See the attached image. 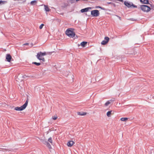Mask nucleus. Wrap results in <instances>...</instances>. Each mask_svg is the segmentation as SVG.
I'll return each instance as SVG.
<instances>
[{
  "mask_svg": "<svg viewBox=\"0 0 154 154\" xmlns=\"http://www.w3.org/2000/svg\"><path fill=\"white\" fill-rule=\"evenodd\" d=\"M29 99L28 97L27 98L26 100L25 103L20 107L17 106L14 108V109L17 111H22L25 109L27 106Z\"/></svg>",
  "mask_w": 154,
  "mask_h": 154,
  "instance_id": "nucleus-1",
  "label": "nucleus"
},
{
  "mask_svg": "<svg viewBox=\"0 0 154 154\" xmlns=\"http://www.w3.org/2000/svg\"><path fill=\"white\" fill-rule=\"evenodd\" d=\"M71 29H68L66 31V34L69 37L73 38L75 36V34L73 31L71 30Z\"/></svg>",
  "mask_w": 154,
  "mask_h": 154,
  "instance_id": "nucleus-2",
  "label": "nucleus"
},
{
  "mask_svg": "<svg viewBox=\"0 0 154 154\" xmlns=\"http://www.w3.org/2000/svg\"><path fill=\"white\" fill-rule=\"evenodd\" d=\"M140 8L143 11L146 12H149L151 9L150 8L149 6L145 5H140Z\"/></svg>",
  "mask_w": 154,
  "mask_h": 154,
  "instance_id": "nucleus-3",
  "label": "nucleus"
},
{
  "mask_svg": "<svg viewBox=\"0 0 154 154\" xmlns=\"http://www.w3.org/2000/svg\"><path fill=\"white\" fill-rule=\"evenodd\" d=\"M91 15L92 17H97L100 15L99 11L97 10H94L91 11Z\"/></svg>",
  "mask_w": 154,
  "mask_h": 154,
  "instance_id": "nucleus-4",
  "label": "nucleus"
},
{
  "mask_svg": "<svg viewBox=\"0 0 154 154\" xmlns=\"http://www.w3.org/2000/svg\"><path fill=\"white\" fill-rule=\"evenodd\" d=\"M109 40V38L108 37H105L104 38V40L101 42V44L102 45H105L108 42Z\"/></svg>",
  "mask_w": 154,
  "mask_h": 154,
  "instance_id": "nucleus-5",
  "label": "nucleus"
},
{
  "mask_svg": "<svg viewBox=\"0 0 154 154\" xmlns=\"http://www.w3.org/2000/svg\"><path fill=\"white\" fill-rule=\"evenodd\" d=\"M46 55V53L45 52H38L37 55V57L38 59H39V57H42L41 56H43L45 55Z\"/></svg>",
  "mask_w": 154,
  "mask_h": 154,
  "instance_id": "nucleus-6",
  "label": "nucleus"
},
{
  "mask_svg": "<svg viewBox=\"0 0 154 154\" xmlns=\"http://www.w3.org/2000/svg\"><path fill=\"white\" fill-rule=\"evenodd\" d=\"M11 58L12 57L9 54H6V59L7 60V61L8 62H10Z\"/></svg>",
  "mask_w": 154,
  "mask_h": 154,
  "instance_id": "nucleus-7",
  "label": "nucleus"
},
{
  "mask_svg": "<svg viewBox=\"0 0 154 154\" xmlns=\"http://www.w3.org/2000/svg\"><path fill=\"white\" fill-rule=\"evenodd\" d=\"M124 3L125 5L128 8H131V5L132 4V2H129L126 1H125Z\"/></svg>",
  "mask_w": 154,
  "mask_h": 154,
  "instance_id": "nucleus-8",
  "label": "nucleus"
},
{
  "mask_svg": "<svg viewBox=\"0 0 154 154\" xmlns=\"http://www.w3.org/2000/svg\"><path fill=\"white\" fill-rule=\"evenodd\" d=\"M91 7L86 8L84 9H82L81 10V12L83 13L84 12L88 11L89 10L91 9Z\"/></svg>",
  "mask_w": 154,
  "mask_h": 154,
  "instance_id": "nucleus-9",
  "label": "nucleus"
},
{
  "mask_svg": "<svg viewBox=\"0 0 154 154\" xmlns=\"http://www.w3.org/2000/svg\"><path fill=\"white\" fill-rule=\"evenodd\" d=\"M75 142L72 141H69L67 143V146H69L71 147L74 144Z\"/></svg>",
  "mask_w": 154,
  "mask_h": 154,
  "instance_id": "nucleus-10",
  "label": "nucleus"
},
{
  "mask_svg": "<svg viewBox=\"0 0 154 154\" xmlns=\"http://www.w3.org/2000/svg\"><path fill=\"white\" fill-rule=\"evenodd\" d=\"M43 143L46 145V146L48 147L49 149H51V146L50 144L47 141H44Z\"/></svg>",
  "mask_w": 154,
  "mask_h": 154,
  "instance_id": "nucleus-11",
  "label": "nucleus"
},
{
  "mask_svg": "<svg viewBox=\"0 0 154 154\" xmlns=\"http://www.w3.org/2000/svg\"><path fill=\"white\" fill-rule=\"evenodd\" d=\"M140 2L144 4H149L148 0H140Z\"/></svg>",
  "mask_w": 154,
  "mask_h": 154,
  "instance_id": "nucleus-12",
  "label": "nucleus"
},
{
  "mask_svg": "<svg viewBox=\"0 0 154 154\" xmlns=\"http://www.w3.org/2000/svg\"><path fill=\"white\" fill-rule=\"evenodd\" d=\"M113 101H114V100H112V99L108 100L105 103V105L106 106H107L111 102Z\"/></svg>",
  "mask_w": 154,
  "mask_h": 154,
  "instance_id": "nucleus-13",
  "label": "nucleus"
},
{
  "mask_svg": "<svg viewBox=\"0 0 154 154\" xmlns=\"http://www.w3.org/2000/svg\"><path fill=\"white\" fill-rule=\"evenodd\" d=\"M77 114L78 115L81 116H85L86 115V113L85 112H77Z\"/></svg>",
  "mask_w": 154,
  "mask_h": 154,
  "instance_id": "nucleus-14",
  "label": "nucleus"
},
{
  "mask_svg": "<svg viewBox=\"0 0 154 154\" xmlns=\"http://www.w3.org/2000/svg\"><path fill=\"white\" fill-rule=\"evenodd\" d=\"M87 42H82L80 45L82 46L83 47H85L86 45L87 44Z\"/></svg>",
  "mask_w": 154,
  "mask_h": 154,
  "instance_id": "nucleus-15",
  "label": "nucleus"
},
{
  "mask_svg": "<svg viewBox=\"0 0 154 154\" xmlns=\"http://www.w3.org/2000/svg\"><path fill=\"white\" fill-rule=\"evenodd\" d=\"M7 2L6 1H0V5H2L7 4Z\"/></svg>",
  "mask_w": 154,
  "mask_h": 154,
  "instance_id": "nucleus-16",
  "label": "nucleus"
},
{
  "mask_svg": "<svg viewBox=\"0 0 154 154\" xmlns=\"http://www.w3.org/2000/svg\"><path fill=\"white\" fill-rule=\"evenodd\" d=\"M45 10L46 11H50V9L48 6L46 5H44Z\"/></svg>",
  "mask_w": 154,
  "mask_h": 154,
  "instance_id": "nucleus-17",
  "label": "nucleus"
},
{
  "mask_svg": "<svg viewBox=\"0 0 154 154\" xmlns=\"http://www.w3.org/2000/svg\"><path fill=\"white\" fill-rule=\"evenodd\" d=\"M112 112V111H109L107 112L106 115L108 117H109L110 116V115H111V113Z\"/></svg>",
  "mask_w": 154,
  "mask_h": 154,
  "instance_id": "nucleus-18",
  "label": "nucleus"
},
{
  "mask_svg": "<svg viewBox=\"0 0 154 154\" xmlns=\"http://www.w3.org/2000/svg\"><path fill=\"white\" fill-rule=\"evenodd\" d=\"M48 141L52 145L53 144L52 140L51 137H50L48 139Z\"/></svg>",
  "mask_w": 154,
  "mask_h": 154,
  "instance_id": "nucleus-19",
  "label": "nucleus"
},
{
  "mask_svg": "<svg viewBox=\"0 0 154 154\" xmlns=\"http://www.w3.org/2000/svg\"><path fill=\"white\" fill-rule=\"evenodd\" d=\"M128 119L127 118H122L120 120L122 121H125L128 120Z\"/></svg>",
  "mask_w": 154,
  "mask_h": 154,
  "instance_id": "nucleus-20",
  "label": "nucleus"
},
{
  "mask_svg": "<svg viewBox=\"0 0 154 154\" xmlns=\"http://www.w3.org/2000/svg\"><path fill=\"white\" fill-rule=\"evenodd\" d=\"M37 3V1L36 0H33L32 1L30 2V4L32 5H33L34 3Z\"/></svg>",
  "mask_w": 154,
  "mask_h": 154,
  "instance_id": "nucleus-21",
  "label": "nucleus"
},
{
  "mask_svg": "<svg viewBox=\"0 0 154 154\" xmlns=\"http://www.w3.org/2000/svg\"><path fill=\"white\" fill-rule=\"evenodd\" d=\"M32 64H34L37 66H39L41 64V63H37V62H32Z\"/></svg>",
  "mask_w": 154,
  "mask_h": 154,
  "instance_id": "nucleus-22",
  "label": "nucleus"
},
{
  "mask_svg": "<svg viewBox=\"0 0 154 154\" xmlns=\"http://www.w3.org/2000/svg\"><path fill=\"white\" fill-rule=\"evenodd\" d=\"M96 8H100L102 10H104L105 9V8H102L100 6H97L95 7Z\"/></svg>",
  "mask_w": 154,
  "mask_h": 154,
  "instance_id": "nucleus-23",
  "label": "nucleus"
},
{
  "mask_svg": "<svg viewBox=\"0 0 154 154\" xmlns=\"http://www.w3.org/2000/svg\"><path fill=\"white\" fill-rule=\"evenodd\" d=\"M57 118V117L56 116H52V119L54 120H56Z\"/></svg>",
  "mask_w": 154,
  "mask_h": 154,
  "instance_id": "nucleus-24",
  "label": "nucleus"
},
{
  "mask_svg": "<svg viewBox=\"0 0 154 154\" xmlns=\"http://www.w3.org/2000/svg\"><path fill=\"white\" fill-rule=\"evenodd\" d=\"M38 59L40 60H42L43 62L45 61V59L44 58H41V57H39V58Z\"/></svg>",
  "mask_w": 154,
  "mask_h": 154,
  "instance_id": "nucleus-25",
  "label": "nucleus"
},
{
  "mask_svg": "<svg viewBox=\"0 0 154 154\" xmlns=\"http://www.w3.org/2000/svg\"><path fill=\"white\" fill-rule=\"evenodd\" d=\"M44 26V24H42L39 26V28L40 29H42L43 28V27Z\"/></svg>",
  "mask_w": 154,
  "mask_h": 154,
  "instance_id": "nucleus-26",
  "label": "nucleus"
},
{
  "mask_svg": "<svg viewBox=\"0 0 154 154\" xmlns=\"http://www.w3.org/2000/svg\"><path fill=\"white\" fill-rule=\"evenodd\" d=\"M131 5V6L133 7L134 8H137V6L136 5H134L132 2V4Z\"/></svg>",
  "mask_w": 154,
  "mask_h": 154,
  "instance_id": "nucleus-27",
  "label": "nucleus"
},
{
  "mask_svg": "<svg viewBox=\"0 0 154 154\" xmlns=\"http://www.w3.org/2000/svg\"><path fill=\"white\" fill-rule=\"evenodd\" d=\"M115 16H116V17H117L118 18H119V19L120 20H121V18L118 15H115Z\"/></svg>",
  "mask_w": 154,
  "mask_h": 154,
  "instance_id": "nucleus-28",
  "label": "nucleus"
},
{
  "mask_svg": "<svg viewBox=\"0 0 154 154\" xmlns=\"http://www.w3.org/2000/svg\"><path fill=\"white\" fill-rule=\"evenodd\" d=\"M28 76H26V75H24L23 76V77L24 78H26V77H28Z\"/></svg>",
  "mask_w": 154,
  "mask_h": 154,
  "instance_id": "nucleus-29",
  "label": "nucleus"
},
{
  "mask_svg": "<svg viewBox=\"0 0 154 154\" xmlns=\"http://www.w3.org/2000/svg\"><path fill=\"white\" fill-rule=\"evenodd\" d=\"M129 20H132V21H134L135 20H134L133 18H130L129 19Z\"/></svg>",
  "mask_w": 154,
  "mask_h": 154,
  "instance_id": "nucleus-30",
  "label": "nucleus"
},
{
  "mask_svg": "<svg viewBox=\"0 0 154 154\" xmlns=\"http://www.w3.org/2000/svg\"><path fill=\"white\" fill-rule=\"evenodd\" d=\"M29 44L28 43H25L24 44V45H28Z\"/></svg>",
  "mask_w": 154,
  "mask_h": 154,
  "instance_id": "nucleus-31",
  "label": "nucleus"
},
{
  "mask_svg": "<svg viewBox=\"0 0 154 154\" xmlns=\"http://www.w3.org/2000/svg\"><path fill=\"white\" fill-rule=\"evenodd\" d=\"M111 3V2H109V4H110Z\"/></svg>",
  "mask_w": 154,
  "mask_h": 154,
  "instance_id": "nucleus-32",
  "label": "nucleus"
}]
</instances>
